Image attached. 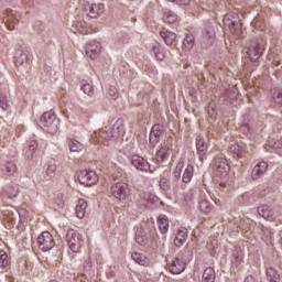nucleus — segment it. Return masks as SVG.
<instances>
[{
    "instance_id": "f257e3e1",
    "label": "nucleus",
    "mask_w": 282,
    "mask_h": 282,
    "mask_svg": "<svg viewBox=\"0 0 282 282\" xmlns=\"http://www.w3.org/2000/svg\"><path fill=\"white\" fill-rule=\"evenodd\" d=\"M124 133V123L117 121L113 126H108L98 132L102 140H118Z\"/></svg>"
},
{
    "instance_id": "f03ea898",
    "label": "nucleus",
    "mask_w": 282,
    "mask_h": 282,
    "mask_svg": "<svg viewBox=\"0 0 282 282\" xmlns=\"http://www.w3.org/2000/svg\"><path fill=\"white\" fill-rule=\"evenodd\" d=\"M263 52H265V40L251 41L247 50L248 57L252 63L259 61L263 55Z\"/></svg>"
},
{
    "instance_id": "7ed1b4c3",
    "label": "nucleus",
    "mask_w": 282,
    "mask_h": 282,
    "mask_svg": "<svg viewBox=\"0 0 282 282\" xmlns=\"http://www.w3.org/2000/svg\"><path fill=\"white\" fill-rule=\"evenodd\" d=\"M66 239L72 252H80V248L85 246V238L77 230L69 229L67 231Z\"/></svg>"
},
{
    "instance_id": "20e7f679",
    "label": "nucleus",
    "mask_w": 282,
    "mask_h": 282,
    "mask_svg": "<svg viewBox=\"0 0 282 282\" xmlns=\"http://www.w3.org/2000/svg\"><path fill=\"white\" fill-rule=\"evenodd\" d=\"M40 127L47 133H56L58 131V121L54 112H45L40 119Z\"/></svg>"
},
{
    "instance_id": "39448f33",
    "label": "nucleus",
    "mask_w": 282,
    "mask_h": 282,
    "mask_svg": "<svg viewBox=\"0 0 282 282\" xmlns=\"http://www.w3.org/2000/svg\"><path fill=\"white\" fill-rule=\"evenodd\" d=\"M224 25H226L234 36H239L241 34V28L243 24L241 20H239V15L237 13H228L224 18Z\"/></svg>"
},
{
    "instance_id": "423d86ee",
    "label": "nucleus",
    "mask_w": 282,
    "mask_h": 282,
    "mask_svg": "<svg viewBox=\"0 0 282 282\" xmlns=\"http://www.w3.org/2000/svg\"><path fill=\"white\" fill-rule=\"evenodd\" d=\"M111 194L116 199L120 202H124V199H129V195H131V188H129V184L124 182H117L111 186Z\"/></svg>"
},
{
    "instance_id": "0eeeda50",
    "label": "nucleus",
    "mask_w": 282,
    "mask_h": 282,
    "mask_svg": "<svg viewBox=\"0 0 282 282\" xmlns=\"http://www.w3.org/2000/svg\"><path fill=\"white\" fill-rule=\"evenodd\" d=\"M37 243L42 252H50L56 246L54 236L50 231H43L37 238Z\"/></svg>"
},
{
    "instance_id": "6e6552de",
    "label": "nucleus",
    "mask_w": 282,
    "mask_h": 282,
    "mask_svg": "<svg viewBox=\"0 0 282 282\" xmlns=\"http://www.w3.org/2000/svg\"><path fill=\"white\" fill-rule=\"evenodd\" d=\"M78 181L79 184H83L84 186H94L98 184V174L94 170H82L78 173Z\"/></svg>"
},
{
    "instance_id": "1a4fd4ad",
    "label": "nucleus",
    "mask_w": 282,
    "mask_h": 282,
    "mask_svg": "<svg viewBox=\"0 0 282 282\" xmlns=\"http://www.w3.org/2000/svg\"><path fill=\"white\" fill-rule=\"evenodd\" d=\"M171 149H173V137H167L161 143V148L155 154L156 162H164L171 155Z\"/></svg>"
},
{
    "instance_id": "9d476101",
    "label": "nucleus",
    "mask_w": 282,
    "mask_h": 282,
    "mask_svg": "<svg viewBox=\"0 0 282 282\" xmlns=\"http://www.w3.org/2000/svg\"><path fill=\"white\" fill-rule=\"evenodd\" d=\"M102 50V46L100 45V42L93 40L86 44L85 47V54L90 61H97V58L100 56V52Z\"/></svg>"
},
{
    "instance_id": "9b49d317",
    "label": "nucleus",
    "mask_w": 282,
    "mask_h": 282,
    "mask_svg": "<svg viewBox=\"0 0 282 282\" xmlns=\"http://www.w3.org/2000/svg\"><path fill=\"white\" fill-rule=\"evenodd\" d=\"M85 11L90 19H98L105 14V3H89L85 4Z\"/></svg>"
},
{
    "instance_id": "f8f14e48",
    "label": "nucleus",
    "mask_w": 282,
    "mask_h": 282,
    "mask_svg": "<svg viewBox=\"0 0 282 282\" xmlns=\"http://www.w3.org/2000/svg\"><path fill=\"white\" fill-rule=\"evenodd\" d=\"M230 173V165L226 159L218 158L215 161V175L226 177Z\"/></svg>"
},
{
    "instance_id": "ddd939ff",
    "label": "nucleus",
    "mask_w": 282,
    "mask_h": 282,
    "mask_svg": "<svg viewBox=\"0 0 282 282\" xmlns=\"http://www.w3.org/2000/svg\"><path fill=\"white\" fill-rule=\"evenodd\" d=\"M188 239V229L186 227H181L174 238V246L176 248H182L186 240Z\"/></svg>"
},
{
    "instance_id": "4468645a",
    "label": "nucleus",
    "mask_w": 282,
    "mask_h": 282,
    "mask_svg": "<svg viewBox=\"0 0 282 282\" xmlns=\"http://www.w3.org/2000/svg\"><path fill=\"white\" fill-rule=\"evenodd\" d=\"M184 270H186V262H184L182 258L172 260L170 265V272H172V274H182Z\"/></svg>"
},
{
    "instance_id": "2eb2a0df",
    "label": "nucleus",
    "mask_w": 282,
    "mask_h": 282,
    "mask_svg": "<svg viewBox=\"0 0 282 282\" xmlns=\"http://www.w3.org/2000/svg\"><path fill=\"white\" fill-rule=\"evenodd\" d=\"M196 151L200 158L206 156L208 153V144L206 143V140L202 135L196 137Z\"/></svg>"
},
{
    "instance_id": "dca6fc26",
    "label": "nucleus",
    "mask_w": 282,
    "mask_h": 282,
    "mask_svg": "<svg viewBox=\"0 0 282 282\" xmlns=\"http://www.w3.org/2000/svg\"><path fill=\"white\" fill-rule=\"evenodd\" d=\"M0 173L4 177H12L17 173V164L12 162H6L0 165Z\"/></svg>"
},
{
    "instance_id": "f3484780",
    "label": "nucleus",
    "mask_w": 282,
    "mask_h": 282,
    "mask_svg": "<svg viewBox=\"0 0 282 282\" xmlns=\"http://www.w3.org/2000/svg\"><path fill=\"white\" fill-rule=\"evenodd\" d=\"M132 165L135 166L138 171H149V169H151L149 161L139 155L132 156Z\"/></svg>"
},
{
    "instance_id": "a211bd4d",
    "label": "nucleus",
    "mask_w": 282,
    "mask_h": 282,
    "mask_svg": "<svg viewBox=\"0 0 282 282\" xmlns=\"http://www.w3.org/2000/svg\"><path fill=\"white\" fill-rule=\"evenodd\" d=\"M265 171H268V163L265 162H259L257 165H254V167L252 169L251 172V177L252 180H259L261 175H263V173H265Z\"/></svg>"
},
{
    "instance_id": "6ab92c4d",
    "label": "nucleus",
    "mask_w": 282,
    "mask_h": 282,
    "mask_svg": "<svg viewBox=\"0 0 282 282\" xmlns=\"http://www.w3.org/2000/svg\"><path fill=\"white\" fill-rule=\"evenodd\" d=\"M164 130L162 129V126L154 124L150 132V144L155 147L158 144V138H160Z\"/></svg>"
},
{
    "instance_id": "aec40b11",
    "label": "nucleus",
    "mask_w": 282,
    "mask_h": 282,
    "mask_svg": "<svg viewBox=\"0 0 282 282\" xmlns=\"http://www.w3.org/2000/svg\"><path fill=\"white\" fill-rule=\"evenodd\" d=\"M158 226H159V230H161L162 235H166V232H169V217L164 214L159 215L158 217Z\"/></svg>"
},
{
    "instance_id": "412c9836",
    "label": "nucleus",
    "mask_w": 282,
    "mask_h": 282,
    "mask_svg": "<svg viewBox=\"0 0 282 282\" xmlns=\"http://www.w3.org/2000/svg\"><path fill=\"white\" fill-rule=\"evenodd\" d=\"M75 213L78 219H83V217H85V213H87V202L85 199L80 198L77 202V205L75 207Z\"/></svg>"
},
{
    "instance_id": "4be33fe9",
    "label": "nucleus",
    "mask_w": 282,
    "mask_h": 282,
    "mask_svg": "<svg viewBox=\"0 0 282 282\" xmlns=\"http://www.w3.org/2000/svg\"><path fill=\"white\" fill-rule=\"evenodd\" d=\"M258 215H260V217H263V219L271 220L274 218V212H272V209L268 207V205H262L258 207Z\"/></svg>"
},
{
    "instance_id": "5701e85b",
    "label": "nucleus",
    "mask_w": 282,
    "mask_h": 282,
    "mask_svg": "<svg viewBox=\"0 0 282 282\" xmlns=\"http://www.w3.org/2000/svg\"><path fill=\"white\" fill-rule=\"evenodd\" d=\"M131 259L132 261H134V263H138L139 265H149V258L140 252H133L131 254Z\"/></svg>"
},
{
    "instance_id": "b1692460",
    "label": "nucleus",
    "mask_w": 282,
    "mask_h": 282,
    "mask_svg": "<svg viewBox=\"0 0 282 282\" xmlns=\"http://www.w3.org/2000/svg\"><path fill=\"white\" fill-rule=\"evenodd\" d=\"M161 36L163 37V41L166 45H173V43H175L177 35L171 31H162Z\"/></svg>"
},
{
    "instance_id": "393cba45",
    "label": "nucleus",
    "mask_w": 282,
    "mask_h": 282,
    "mask_svg": "<svg viewBox=\"0 0 282 282\" xmlns=\"http://www.w3.org/2000/svg\"><path fill=\"white\" fill-rule=\"evenodd\" d=\"M215 41V29L208 28L205 32V35L203 37V43L205 45H213V42Z\"/></svg>"
},
{
    "instance_id": "a878e982",
    "label": "nucleus",
    "mask_w": 282,
    "mask_h": 282,
    "mask_svg": "<svg viewBox=\"0 0 282 282\" xmlns=\"http://www.w3.org/2000/svg\"><path fill=\"white\" fill-rule=\"evenodd\" d=\"M68 147H69V151H72V153H79V151H83L85 149V145L83 143H80V141L72 139L68 142Z\"/></svg>"
},
{
    "instance_id": "bb28decb",
    "label": "nucleus",
    "mask_w": 282,
    "mask_h": 282,
    "mask_svg": "<svg viewBox=\"0 0 282 282\" xmlns=\"http://www.w3.org/2000/svg\"><path fill=\"white\" fill-rule=\"evenodd\" d=\"M193 180V165L187 164L182 174V181L188 184Z\"/></svg>"
},
{
    "instance_id": "cd10ccee",
    "label": "nucleus",
    "mask_w": 282,
    "mask_h": 282,
    "mask_svg": "<svg viewBox=\"0 0 282 282\" xmlns=\"http://www.w3.org/2000/svg\"><path fill=\"white\" fill-rule=\"evenodd\" d=\"M202 282H215V269L208 267L203 273Z\"/></svg>"
},
{
    "instance_id": "c85d7f7f",
    "label": "nucleus",
    "mask_w": 282,
    "mask_h": 282,
    "mask_svg": "<svg viewBox=\"0 0 282 282\" xmlns=\"http://www.w3.org/2000/svg\"><path fill=\"white\" fill-rule=\"evenodd\" d=\"M267 278L270 282H281V275H279V272H276V270L273 268L267 269Z\"/></svg>"
},
{
    "instance_id": "c756f323",
    "label": "nucleus",
    "mask_w": 282,
    "mask_h": 282,
    "mask_svg": "<svg viewBox=\"0 0 282 282\" xmlns=\"http://www.w3.org/2000/svg\"><path fill=\"white\" fill-rule=\"evenodd\" d=\"M8 30L12 31L17 29V21L12 18V11H8L7 18L3 19Z\"/></svg>"
},
{
    "instance_id": "7c9ffc66",
    "label": "nucleus",
    "mask_w": 282,
    "mask_h": 282,
    "mask_svg": "<svg viewBox=\"0 0 282 282\" xmlns=\"http://www.w3.org/2000/svg\"><path fill=\"white\" fill-rule=\"evenodd\" d=\"M135 242L139 246H147L149 240L147 239V232L142 231V229L138 230L135 234Z\"/></svg>"
},
{
    "instance_id": "2f4dec72",
    "label": "nucleus",
    "mask_w": 282,
    "mask_h": 282,
    "mask_svg": "<svg viewBox=\"0 0 282 282\" xmlns=\"http://www.w3.org/2000/svg\"><path fill=\"white\" fill-rule=\"evenodd\" d=\"M194 45H195V36L193 34H187L183 40L184 50H193Z\"/></svg>"
},
{
    "instance_id": "473e14b6",
    "label": "nucleus",
    "mask_w": 282,
    "mask_h": 282,
    "mask_svg": "<svg viewBox=\"0 0 282 282\" xmlns=\"http://www.w3.org/2000/svg\"><path fill=\"white\" fill-rule=\"evenodd\" d=\"M163 21L164 23L173 24L175 21H177V14L173 13L171 10H167L164 12Z\"/></svg>"
},
{
    "instance_id": "72a5a7b5",
    "label": "nucleus",
    "mask_w": 282,
    "mask_h": 282,
    "mask_svg": "<svg viewBox=\"0 0 282 282\" xmlns=\"http://www.w3.org/2000/svg\"><path fill=\"white\" fill-rule=\"evenodd\" d=\"M36 149H39V143L36 141H31L29 144V151L25 153L28 160H32L34 158Z\"/></svg>"
},
{
    "instance_id": "f704fd0d",
    "label": "nucleus",
    "mask_w": 282,
    "mask_h": 282,
    "mask_svg": "<svg viewBox=\"0 0 282 282\" xmlns=\"http://www.w3.org/2000/svg\"><path fill=\"white\" fill-rule=\"evenodd\" d=\"M25 63H28V54L20 52L17 56H15V65L18 67H21L23 65H25Z\"/></svg>"
},
{
    "instance_id": "c9c22d12",
    "label": "nucleus",
    "mask_w": 282,
    "mask_h": 282,
    "mask_svg": "<svg viewBox=\"0 0 282 282\" xmlns=\"http://www.w3.org/2000/svg\"><path fill=\"white\" fill-rule=\"evenodd\" d=\"M232 260L235 265H239V263H241V261H243V251L241 249L236 250L232 253Z\"/></svg>"
},
{
    "instance_id": "e433bc0d",
    "label": "nucleus",
    "mask_w": 282,
    "mask_h": 282,
    "mask_svg": "<svg viewBox=\"0 0 282 282\" xmlns=\"http://www.w3.org/2000/svg\"><path fill=\"white\" fill-rule=\"evenodd\" d=\"M0 108L3 109V111H7V109H10V101L8 100V95H3L0 93Z\"/></svg>"
},
{
    "instance_id": "4c0bfd02",
    "label": "nucleus",
    "mask_w": 282,
    "mask_h": 282,
    "mask_svg": "<svg viewBox=\"0 0 282 282\" xmlns=\"http://www.w3.org/2000/svg\"><path fill=\"white\" fill-rule=\"evenodd\" d=\"M198 208L200 210V213H210V203H208L206 200V198L200 199L199 204H198Z\"/></svg>"
},
{
    "instance_id": "58836bf2",
    "label": "nucleus",
    "mask_w": 282,
    "mask_h": 282,
    "mask_svg": "<svg viewBox=\"0 0 282 282\" xmlns=\"http://www.w3.org/2000/svg\"><path fill=\"white\" fill-rule=\"evenodd\" d=\"M184 169V160L181 159L178 163L176 164V167L174 170V177L181 178L182 177V171Z\"/></svg>"
},
{
    "instance_id": "ea45409f",
    "label": "nucleus",
    "mask_w": 282,
    "mask_h": 282,
    "mask_svg": "<svg viewBox=\"0 0 282 282\" xmlns=\"http://www.w3.org/2000/svg\"><path fill=\"white\" fill-rule=\"evenodd\" d=\"M153 51L158 61H164V58H166V54L164 53V50L161 48V46H154Z\"/></svg>"
},
{
    "instance_id": "a19ab883",
    "label": "nucleus",
    "mask_w": 282,
    "mask_h": 282,
    "mask_svg": "<svg viewBox=\"0 0 282 282\" xmlns=\"http://www.w3.org/2000/svg\"><path fill=\"white\" fill-rule=\"evenodd\" d=\"M82 89L87 96H94V85L89 83H84Z\"/></svg>"
},
{
    "instance_id": "79ce46f5",
    "label": "nucleus",
    "mask_w": 282,
    "mask_h": 282,
    "mask_svg": "<svg viewBox=\"0 0 282 282\" xmlns=\"http://www.w3.org/2000/svg\"><path fill=\"white\" fill-rule=\"evenodd\" d=\"M8 254L6 251L0 250V268H8Z\"/></svg>"
},
{
    "instance_id": "37998d69",
    "label": "nucleus",
    "mask_w": 282,
    "mask_h": 282,
    "mask_svg": "<svg viewBox=\"0 0 282 282\" xmlns=\"http://www.w3.org/2000/svg\"><path fill=\"white\" fill-rule=\"evenodd\" d=\"M45 173L47 177H54L56 175V164L47 165Z\"/></svg>"
},
{
    "instance_id": "c03bdc74",
    "label": "nucleus",
    "mask_w": 282,
    "mask_h": 282,
    "mask_svg": "<svg viewBox=\"0 0 282 282\" xmlns=\"http://www.w3.org/2000/svg\"><path fill=\"white\" fill-rule=\"evenodd\" d=\"M160 186L163 191H169L171 188V181L166 177H162L160 181Z\"/></svg>"
},
{
    "instance_id": "a18cd8bd",
    "label": "nucleus",
    "mask_w": 282,
    "mask_h": 282,
    "mask_svg": "<svg viewBox=\"0 0 282 282\" xmlns=\"http://www.w3.org/2000/svg\"><path fill=\"white\" fill-rule=\"evenodd\" d=\"M91 256L90 254H87L84 257V263H83V267L86 269V270H91Z\"/></svg>"
},
{
    "instance_id": "49530a36",
    "label": "nucleus",
    "mask_w": 282,
    "mask_h": 282,
    "mask_svg": "<svg viewBox=\"0 0 282 282\" xmlns=\"http://www.w3.org/2000/svg\"><path fill=\"white\" fill-rule=\"evenodd\" d=\"M109 96L116 100L118 98V88L116 86H110L109 88Z\"/></svg>"
},
{
    "instance_id": "de8ad7c7",
    "label": "nucleus",
    "mask_w": 282,
    "mask_h": 282,
    "mask_svg": "<svg viewBox=\"0 0 282 282\" xmlns=\"http://www.w3.org/2000/svg\"><path fill=\"white\" fill-rule=\"evenodd\" d=\"M273 100L274 102H282V91L276 90L273 93Z\"/></svg>"
},
{
    "instance_id": "09e8293b",
    "label": "nucleus",
    "mask_w": 282,
    "mask_h": 282,
    "mask_svg": "<svg viewBox=\"0 0 282 282\" xmlns=\"http://www.w3.org/2000/svg\"><path fill=\"white\" fill-rule=\"evenodd\" d=\"M270 147H272V149H282V138L278 139L275 142L270 141Z\"/></svg>"
},
{
    "instance_id": "8fccbe9b",
    "label": "nucleus",
    "mask_w": 282,
    "mask_h": 282,
    "mask_svg": "<svg viewBox=\"0 0 282 282\" xmlns=\"http://www.w3.org/2000/svg\"><path fill=\"white\" fill-rule=\"evenodd\" d=\"M172 3H176V6H188L191 3V0H167Z\"/></svg>"
},
{
    "instance_id": "3c124183",
    "label": "nucleus",
    "mask_w": 282,
    "mask_h": 282,
    "mask_svg": "<svg viewBox=\"0 0 282 282\" xmlns=\"http://www.w3.org/2000/svg\"><path fill=\"white\" fill-rule=\"evenodd\" d=\"M272 65H273V67H279V65H281V59L279 57H275L272 61Z\"/></svg>"
},
{
    "instance_id": "603ef678",
    "label": "nucleus",
    "mask_w": 282,
    "mask_h": 282,
    "mask_svg": "<svg viewBox=\"0 0 282 282\" xmlns=\"http://www.w3.org/2000/svg\"><path fill=\"white\" fill-rule=\"evenodd\" d=\"M245 282H257V280H254V276L248 275V276L246 278Z\"/></svg>"
},
{
    "instance_id": "864d4df0",
    "label": "nucleus",
    "mask_w": 282,
    "mask_h": 282,
    "mask_svg": "<svg viewBox=\"0 0 282 282\" xmlns=\"http://www.w3.org/2000/svg\"><path fill=\"white\" fill-rule=\"evenodd\" d=\"M253 25H256V28H259L260 30H263V28L259 25V20L253 21Z\"/></svg>"
},
{
    "instance_id": "5fc2aeb1",
    "label": "nucleus",
    "mask_w": 282,
    "mask_h": 282,
    "mask_svg": "<svg viewBox=\"0 0 282 282\" xmlns=\"http://www.w3.org/2000/svg\"><path fill=\"white\" fill-rule=\"evenodd\" d=\"M80 34H87V29L82 30Z\"/></svg>"
},
{
    "instance_id": "6e6d98bb",
    "label": "nucleus",
    "mask_w": 282,
    "mask_h": 282,
    "mask_svg": "<svg viewBox=\"0 0 282 282\" xmlns=\"http://www.w3.org/2000/svg\"><path fill=\"white\" fill-rule=\"evenodd\" d=\"M268 58H269V61H272V58H274V56H272V54H269Z\"/></svg>"
}]
</instances>
